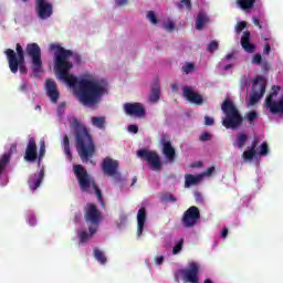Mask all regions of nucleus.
I'll return each mask as SVG.
<instances>
[{
	"mask_svg": "<svg viewBox=\"0 0 283 283\" xmlns=\"http://www.w3.org/2000/svg\"><path fill=\"white\" fill-rule=\"evenodd\" d=\"M50 50L55 52V70L60 81H64L69 87H74L81 105L86 107L98 105L103 101V96L107 94V81L92 76L76 78V76L70 74L72 62L67 60L73 56L74 64L81 65V54H74V51L67 50L60 44H50Z\"/></svg>",
	"mask_w": 283,
	"mask_h": 283,
	"instance_id": "f257e3e1",
	"label": "nucleus"
},
{
	"mask_svg": "<svg viewBox=\"0 0 283 283\" xmlns=\"http://www.w3.org/2000/svg\"><path fill=\"white\" fill-rule=\"evenodd\" d=\"M70 129L73 132L75 136V147L77 154L82 160V163H87L90 158L94 157L96 154V144L94 143V138L90 134V130L78 118L73 117L69 119Z\"/></svg>",
	"mask_w": 283,
	"mask_h": 283,
	"instance_id": "f03ea898",
	"label": "nucleus"
},
{
	"mask_svg": "<svg viewBox=\"0 0 283 283\" xmlns=\"http://www.w3.org/2000/svg\"><path fill=\"white\" fill-rule=\"evenodd\" d=\"M73 171L75 178H77L81 191H83V193H90V187H92V189L95 191L97 201L99 205H102V207H105V201L103 200V191H101V188H98V185H96V181L92 178V176H90L85 167H83V165H75L73 167Z\"/></svg>",
	"mask_w": 283,
	"mask_h": 283,
	"instance_id": "7ed1b4c3",
	"label": "nucleus"
},
{
	"mask_svg": "<svg viewBox=\"0 0 283 283\" xmlns=\"http://www.w3.org/2000/svg\"><path fill=\"white\" fill-rule=\"evenodd\" d=\"M221 109L224 114V117L222 118V126L226 127V129L235 130L242 127L244 117L240 113V109H238V106H235L231 99H224L221 104Z\"/></svg>",
	"mask_w": 283,
	"mask_h": 283,
	"instance_id": "20e7f679",
	"label": "nucleus"
},
{
	"mask_svg": "<svg viewBox=\"0 0 283 283\" xmlns=\"http://www.w3.org/2000/svg\"><path fill=\"white\" fill-rule=\"evenodd\" d=\"M15 52L12 49H7L4 51L10 72H12V74H17V72H20V74H28V67L25 66V51H23V46H21L20 43H17Z\"/></svg>",
	"mask_w": 283,
	"mask_h": 283,
	"instance_id": "39448f33",
	"label": "nucleus"
},
{
	"mask_svg": "<svg viewBox=\"0 0 283 283\" xmlns=\"http://www.w3.org/2000/svg\"><path fill=\"white\" fill-rule=\"evenodd\" d=\"M25 52L31 59V70L33 76L39 77L43 73V60L41 59V46L36 43H30L27 45Z\"/></svg>",
	"mask_w": 283,
	"mask_h": 283,
	"instance_id": "423d86ee",
	"label": "nucleus"
},
{
	"mask_svg": "<svg viewBox=\"0 0 283 283\" xmlns=\"http://www.w3.org/2000/svg\"><path fill=\"white\" fill-rule=\"evenodd\" d=\"M137 156L142 160L147 161L153 171H160L163 169V161H160V155L157 151L143 148L137 150Z\"/></svg>",
	"mask_w": 283,
	"mask_h": 283,
	"instance_id": "0eeeda50",
	"label": "nucleus"
},
{
	"mask_svg": "<svg viewBox=\"0 0 283 283\" xmlns=\"http://www.w3.org/2000/svg\"><path fill=\"white\" fill-rule=\"evenodd\" d=\"M252 87L254 91L250 96V105H255L266 93V78L262 75H258L252 83Z\"/></svg>",
	"mask_w": 283,
	"mask_h": 283,
	"instance_id": "6e6552de",
	"label": "nucleus"
},
{
	"mask_svg": "<svg viewBox=\"0 0 283 283\" xmlns=\"http://www.w3.org/2000/svg\"><path fill=\"white\" fill-rule=\"evenodd\" d=\"M101 167L104 176L120 180V172L118 171L120 164L118 160H115L112 157H106L103 159Z\"/></svg>",
	"mask_w": 283,
	"mask_h": 283,
	"instance_id": "1a4fd4ad",
	"label": "nucleus"
},
{
	"mask_svg": "<svg viewBox=\"0 0 283 283\" xmlns=\"http://www.w3.org/2000/svg\"><path fill=\"white\" fill-rule=\"evenodd\" d=\"M84 218L87 224H92V227H96L101 224V220H103V213L94 203H87L84 212Z\"/></svg>",
	"mask_w": 283,
	"mask_h": 283,
	"instance_id": "9d476101",
	"label": "nucleus"
},
{
	"mask_svg": "<svg viewBox=\"0 0 283 283\" xmlns=\"http://www.w3.org/2000/svg\"><path fill=\"white\" fill-rule=\"evenodd\" d=\"M198 220H200V209L196 206H191L184 212L181 224L186 229H193V227L198 224Z\"/></svg>",
	"mask_w": 283,
	"mask_h": 283,
	"instance_id": "9b49d317",
	"label": "nucleus"
},
{
	"mask_svg": "<svg viewBox=\"0 0 283 283\" xmlns=\"http://www.w3.org/2000/svg\"><path fill=\"white\" fill-rule=\"evenodd\" d=\"M35 12L41 21H45L54 14V6L48 0H35Z\"/></svg>",
	"mask_w": 283,
	"mask_h": 283,
	"instance_id": "f8f14e48",
	"label": "nucleus"
},
{
	"mask_svg": "<svg viewBox=\"0 0 283 283\" xmlns=\"http://www.w3.org/2000/svg\"><path fill=\"white\" fill-rule=\"evenodd\" d=\"M179 275H182L186 283H198V274L200 273V265L196 262H190L188 269L179 270Z\"/></svg>",
	"mask_w": 283,
	"mask_h": 283,
	"instance_id": "ddd939ff",
	"label": "nucleus"
},
{
	"mask_svg": "<svg viewBox=\"0 0 283 283\" xmlns=\"http://www.w3.org/2000/svg\"><path fill=\"white\" fill-rule=\"evenodd\" d=\"M163 146V154L168 163H175L176 160V148L171 145V137L167 134H163L159 140Z\"/></svg>",
	"mask_w": 283,
	"mask_h": 283,
	"instance_id": "4468645a",
	"label": "nucleus"
},
{
	"mask_svg": "<svg viewBox=\"0 0 283 283\" xmlns=\"http://www.w3.org/2000/svg\"><path fill=\"white\" fill-rule=\"evenodd\" d=\"M182 95L188 103H191V105H205V97H202V95L196 92L191 86H184Z\"/></svg>",
	"mask_w": 283,
	"mask_h": 283,
	"instance_id": "2eb2a0df",
	"label": "nucleus"
},
{
	"mask_svg": "<svg viewBox=\"0 0 283 283\" xmlns=\"http://www.w3.org/2000/svg\"><path fill=\"white\" fill-rule=\"evenodd\" d=\"M124 112L127 114V116H136L137 118H143V116L146 114L145 106H143L140 103L124 104Z\"/></svg>",
	"mask_w": 283,
	"mask_h": 283,
	"instance_id": "dca6fc26",
	"label": "nucleus"
},
{
	"mask_svg": "<svg viewBox=\"0 0 283 283\" xmlns=\"http://www.w3.org/2000/svg\"><path fill=\"white\" fill-rule=\"evenodd\" d=\"M38 158L39 151L36 148V139H34V137H31L27 145L24 160H27V163H36Z\"/></svg>",
	"mask_w": 283,
	"mask_h": 283,
	"instance_id": "f3484780",
	"label": "nucleus"
},
{
	"mask_svg": "<svg viewBox=\"0 0 283 283\" xmlns=\"http://www.w3.org/2000/svg\"><path fill=\"white\" fill-rule=\"evenodd\" d=\"M43 178H45V169H41L39 174L31 175L28 180V185L31 191H36L38 188L41 187L43 182Z\"/></svg>",
	"mask_w": 283,
	"mask_h": 283,
	"instance_id": "a211bd4d",
	"label": "nucleus"
},
{
	"mask_svg": "<svg viewBox=\"0 0 283 283\" xmlns=\"http://www.w3.org/2000/svg\"><path fill=\"white\" fill-rule=\"evenodd\" d=\"M146 221H147V208L142 207L137 212V238H140V235H143Z\"/></svg>",
	"mask_w": 283,
	"mask_h": 283,
	"instance_id": "6ab92c4d",
	"label": "nucleus"
},
{
	"mask_svg": "<svg viewBox=\"0 0 283 283\" xmlns=\"http://www.w3.org/2000/svg\"><path fill=\"white\" fill-rule=\"evenodd\" d=\"M241 46L249 54H253L255 52V44L251 43V32L244 31L241 36Z\"/></svg>",
	"mask_w": 283,
	"mask_h": 283,
	"instance_id": "aec40b11",
	"label": "nucleus"
},
{
	"mask_svg": "<svg viewBox=\"0 0 283 283\" xmlns=\"http://www.w3.org/2000/svg\"><path fill=\"white\" fill-rule=\"evenodd\" d=\"M46 94L49 98H51L52 103H57L60 94L56 90V82L46 80Z\"/></svg>",
	"mask_w": 283,
	"mask_h": 283,
	"instance_id": "412c9836",
	"label": "nucleus"
},
{
	"mask_svg": "<svg viewBox=\"0 0 283 283\" xmlns=\"http://www.w3.org/2000/svg\"><path fill=\"white\" fill-rule=\"evenodd\" d=\"M88 231H90V233H87V231H84V230L77 231V238H80L81 244L87 242V240H90V238H92V235H94V233H96V231H98V228L94 227V226H90Z\"/></svg>",
	"mask_w": 283,
	"mask_h": 283,
	"instance_id": "4be33fe9",
	"label": "nucleus"
},
{
	"mask_svg": "<svg viewBox=\"0 0 283 283\" xmlns=\"http://www.w3.org/2000/svg\"><path fill=\"white\" fill-rule=\"evenodd\" d=\"M202 180V175L193 176L191 174H187L185 176V187H193V185H198Z\"/></svg>",
	"mask_w": 283,
	"mask_h": 283,
	"instance_id": "5701e85b",
	"label": "nucleus"
},
{
	"mask_svg": "<svg viewBox=\"0 0 283 283\" xmlns=\"http://www.w3.org/2000/svg\"><path fill=\"white\" fill-rule=\"evenodd\" d=\"M207 23H209V17H207V14H205L202 12H199L196 18V23H195L196 30H202V28H205V25H207Z\"/></svg>",
	"mask_w": 283,
	"mask_h": 283,
	"instance_id": "b1692460",
	"label": "nucleus"
},
{
	"mask_svg": "<svg viewBox=\"0 0 283 283\" xmlns=\"http://www.w3.org/2000/svg\"><path fill=\"white\" fill-rule=\"evenodd\" d=\"M10 165V153L9 154H3L0 157V180L6 172V169H8V166Z\"/></svg>",
	"mask_w": 283,
	"mask_h": 283,
	"instance_id": "393cba45",
	"label": "nucleus"
},
{
	"mask_svg": "<svg viewBox=\"0 0 283 283\" xmlns=\"http://www.w3.org/2000/svg\"><path fill=\"white\" fill-rule=\"evenodd\" d=\"M248 140H249V135H247L244 133H239L233 146L238 147V149H242L247 145Z\"/></svg>",
	"mask_w": 283,
	"mask_h": 283,
	"instance_id": "a878e982",
	"label": "nucleus"
},
{
	"mask_svg": "<svg viewBox=\"0 0 283 283\" xmlns=\"http://www.w3.org/2000/svg\"><path fill=\"white\" fill-rule=\"evenodd\" d=\"M237 4L241 10L249 11L255 7V0H237Z\"/></svg>",
	"mask_w": 283,
	"mask_h": 283,
	"instance_id": "bb28decb",
	"label": "nucleus"
},
{
	"mask_svg": "<svg viewBox=\"0 0 283 283\" xmlns=\"http://www.w3.org/2000/svg\"><path fill=\"white\" fill-rule=\"evenodd\" d=\"M149 101L150 103H158L160 101V86L158 84L151 87Z\"/></svg>",
	"mask_w": 283,
	"mask_h": 283,
	"instance_id": "cd10ccee",
	"label": "nucleus"
},
{
	"mask_svg": "<svg viewBox=\"0 0 283 283\" xmlns=\"http://www.w3.org/2000/svg\"><path fill=\"white\" fill-rule=\"evenodd\" d=\"M91 122H92V125H93L94 127H97V129H103V130H105V123H106L105 117H103V116H99V117H92V118H91Z\"/></svg>",
	"mask_w": 283,
	"mask_h": 283,
	"instance_id": "c85d7f7f",
	"label": "nucleus"
},
{
	"mask_svg": "<svg viewBox=\"0 0 283 283\" xmlns=\"http://www.w3.org/2000/svg\"><path fill=\"white\" fill-rule=\"evenodd\" d=\"M93 253L95 260H97L99 264H107V256H105V253H103V251L98 250V248H94Z\"/></svg>",
	"mask_w": 283,
	"mask_h": 283,
	"instance_id": "c756f323",
	"label": "nucleus"
},
{
	"mask_svg": "<svg viewBox=\"0 0 283 283\" xmlns=\"http://www.w3.org/2000/svg\"><path fill=\"white\" fill-rule=\"evenodd\" d=\"M62 144L64 146V154L67 156L69 160H72V149L70 148V137L67 135L63 137Z\"/></svg>",
	"mask_w": 283,
	"mask_h": 283,
	"instance_id": "7c9ffc66",
	"label": "nucleus"
},
{
	"mask_svg": "<svg viewBox=\"0 0 283 283\" xmlns=\"http://www.w3.org/2000/svg\"><path fill=\"white\" fill-rule=\"evenodd\" d=\"M43 158H45V140L40 142V150H39V154H38V165H39V167H41V160H43Z\"/></svg>",
	"mask_w": 283,
	"mask_h": 283,
	"instance_id": "2f4dec72",
	"label": "nucleus"
},
{
	"mask_svg": "<svg viewBox=\"0 0 283 283\" xmlns=\"http://www.w3.org/2000/svg\"><path fill=\"white\" fill-rule=\"evenodd\" d=\"M256 155H258V150L250 148V149L243 151L242 158H243V160H253V158H255Z\"/></svg>",
	"mask_w": 283,
	"mask_h": 283,
	"instance_id": "473e14b6",
	"label": "nucleus"
},
{
	"mask_svg": "<svg viewBox=\"0 0 283 283\" xmlns=\"http://www.w3.org/2000/svg\"><path fill=\"white\" fill-rule=\"evenodd\" d=\"M258 118V112L252 111L245 114V120L250 123V125H255V119Z\"/></svg>",
	"mask_w": 283,
	"mask_h": 283,
	"instance_id": "72a5a7b5",
	"label": "nucleus"
},
{
	"mask_svg": "<svg viewBox=\"0 0 283 283\" xmlns=\"http://www.w3.org/2000/svg\"><path fill=\"white\" fill-rule=\"evenodd\" d=\"M161 202H176L177 199L171 192H166L160 197Z\"/></svg>",
	"mask_w": 283,
	"mask_h": 283,
	"instance_id": "f704fd0d",
	"label": "nucleus"
},
{
	"mask_svg": "<svg viewBox=\"0 0 283 283\" xmlns=\"http://www.w3.org/2000/svg\"><path fill=\"white\" fill-rule=\"evenodd\" d=\"M185 244V239H180L176 245L172 248V254L174 255H178V253H180V251H182V247Z\"/></svg>",
	"mask_w": 283,
	"mask_h": 283,
	"instance_id": "c9c22d12",
	"label": "nucleus"
},
{
	"mask_svg": "<svg viewBox=\"0 0 283 283\" xmlns=\"http://www.w3.org/2000/svg\"><path fill=\"white\" fill-rule=\"evenodd\" d=\"M253 24L259 28V30L269 28V24L266 22H260V19L258 17L252 18Z\"/></svg>",
	"mask_w": 283,
	"mask_h": 283,
	"instance_id": "e433bc0d",
	"label": "nucleus"
},
{
	"mask_svg": "<svg viewBox=\"0 0 283 283\" xmlns=\"http://www.w3.org/2000/svg\"><path fill=\"white\" fill-rule=\"evenodd\" d=\"M259 156H269V144H266V142L261 144Z\"/></svg>",
	"mask_w": 283,
	"mask_h": 283,
	"instance_id": "4c0bfd02",
	"label": "nucleus"
},
{
	"mask_svg": "<svg viewBox=\"0 0 283 283\" xmlns=\"http://www.w3.org/2000/svg\"><path fill=\"white\" fill-rule=\"evenodd\" d=\"M178 8L180 10H182V8H186V10L191 11V8H192L191 0H180Z\"/></svg>",
	"mask_w": 283,
	"mask_h": 283,
	"instance_id": "58836bf2",
	"label": "nucleus"
},
{
	"mask_svg": "<svg viewBox=\"0 0 283 283\" xmlns=\"http://www.w3.org/2000/svg\"><path fill=\"white\" fill-rule=\"evenodd\" d=\"M219 48V44H218V41L213 40L211 41L209 44H208V48L207 50L211 53L216 52V50H218Z\"/></svg>",
	"mask_w": 283,
	"mask_h": 283,
	"instance_id": "ea45409f",
	"label": "nucleus"
},
{
	"mask_svg": "<svg viewBox=\"0 0 283 283\" xmlns=\"http://www.w3.org/2000/svg\"><path fill=\"white\" fill-rule=\"evenodd\" d=\"M252 63L254 65H262V54L255 53L253 59H252Z\"/></svg>",
	"mask_w": 283,
	"mask_h": 283,
	"instance_id": "a19ab883",
	"label": "nucleus"
},
{
	"mask_svg": "<svg viewBox=\"0 0 283 283\" xmlns=\"http://www.w3.org/2000/svg\"><path fill=\"white\" fill-rule=\"evenodd\" d=\"M147 19H149L154 25H156V23H158V19L156 18V13L154 11L148 12Z\"/></svg>",
	"mask_w": 283,
	"mask_h": 283,
	"instance_id": "79ce46f5",
	"label": "nucleus"
},
{
	"mask_svg": "<svg viewBox=\"0 0 283 283\" xmlns=\"http://www.w3.org/2000/svg\"><path fill=\"white\" fill-rule=\"evenodd\" d=\"M193 67H196V66L193 65V63H187V64L182 67V70H184V72H185L186 74H190V72H193Z\"/></svg>",
	"mask_w": 283,
	"mask_h": 283,
	"instance_id": "37998d69",
	"label": "nucleus"
},
{
	"mask_svg": "<svg viewBox=\"0 0 283 283\" xmlns=\"http://www.w3.org/2000/svg\"><path fill=\"white\" fill-rule=\"evenodd\" d=\"M211 139V135L208 132H205L200 135L199 140H201V143H207V140Z\"/></svg>",
	"mask_w": 283,
	"mask_h": 283,
	"instance_id": "c03bdc74",
	"label": "nucleus"
},
{
	"mask_svg": "<svg viewBox=\"0 0 283 283\" xmlns=\"http://www.w3.org/2000/svg\"><path fill=\"white\" fill-rule=\"evenodd\" d=\"M214 123H216V120L213 119V117L205 116V125L207 127H211V125H213Z\"/></svg>",
	"mask_w": 283,
	"mask_h": 283,
	"instance_id": "a18cd8bd",
	"label": "nucleus"
},
{
	"mask_svg": "<svg viewBox=\"0 0 283 283\" xmlns=\"http://www.w3.org/2000/svg\"><path fill=\"white\" fill-rule=\"evenodd\" d=\"M195 200L197 203H202V202H205V197H202V193L197 191V192H195Z\"/></svg>",
	"mask_w": 283,
	"mask_h": 283,
	"instance_id": "49530a36",
	"label": "nucleus"
},
{
	"mask_svg": "<svg viewBox=\"0 0 283 283\" xmlns=\"http://www.w3.org/2000/svg\"><path fill=\"white\" fill-rule=\"evenodd\" d=\"M245 28H247V22L241 21L237 24L235 30H237V32H242V30H244Z\"/></svg>",
	"mask_w": 283,
	"mask_h": 283,
	"instance_id": "de8ad7c7",
	"label": "nucleus"
},
{
	"mask_svg": "<svg viewBox=\"0 0 283 283\" xmlns=\"http://www.w3.org/2000/svg\"><path fill=\"white\" fill-rule=\"evenodd\" d=\"M214 172H216V167L211 166V167H209V168L202 174V176H213Z\"/></svg>",
	"mask_w": 283,
	"mask_h": 283,
	"instance_id": "09e8293b",
	"label": "nucleus"
},
{
	"mask_svg": "<svg viewBox=\"0 0 283 283\" xmlns=\"http://www.w3.org/2000/svg\"><path fill=\"white\" fill-rule=\"evenodd\" d=\"M176 28V24H174V22H168L165 24V30H167L168 32H174Z\"/></svg>",
	"mask_w": 283,
	"mask_h": 283,
	"instance_id": "8fccbe9b",
	"label": "nucleus"
},
{
	"mask_svg": "<svg viewBox=\"0 0 283 283\" xmlns=\"http://www.w3.org/2000/svg\"><path fill=\"white\" fill-rule=\"evenodd\" d=\"M28 221L31 227H34L36 224V217L34 214H30L28 217Z\"/></svg>",
	"mask_w": 283,
	"mask_h": 283,
	"instance_id": "3c124183",
	"label": "nucleus"
},
{
	"mask_svg": "<svg viewBox=\"0 0 283 283\" xmlns=\"http://www.w3.org/2000/svg\"><path fill=\"white\" fill-rule=\"evenodd\" d=\"M261 67L263 72H269V70H271V63L269 62H262L261 63Z\"/></svg>",
	"mask_w": 283,
	"mask_h": 283,
	"instance_id": "603ef678",
	"label": "nucleus"
},
{
	"mask_svg": "<svg viewBox=\"0 0 283 283\" xmlns=\"http://www.w3.org/2000/svg\"><path fill=\"white\" fill-rule=\"evenodd\" d=\"M127 3H129V0H115V4L118 8H123V6H127Z\"/></svg>",
	"mask_w": 283,
	"mask_h": 283,
	"instance_id": "864d4df0",
	"label": "nucleus"
},
{
	"mask_svg": "<svg viewBox=\"0 0 283 283\" xmlns=\"http://www.w3.org/2000/svg\"><path fill=\"white\" fill-rule=\"evenodd\" d=\"M128 132H130L132 134H138V126L129 125L128 126Z\"/></svg>",
	"mask_w": 283,
	"mask_h": 283,
	"instance_id": "5fc2aeb1",
	"label": "nucleus"
},
{
	"mask_svg": "<svg viewBox=\"0 0 283 283\" xmlns=\"http://www.w3.org/2000/svg\"><path fill=\"white\" fill-rule=\"evenodd\" d=\"M14 151H17V144H12L10 150L4 154H10V158H12V154H14Z\"/></svg>",
	"mask_w": 283,
	"mask_h": 283,
	"instance_id": "6e6d98bb",
	"label": "nucleus"
},
{
	"mask_svg": "<svg viewBox=\"0 0 283 283\" xmlns=\"http://www.w3.org/2000/svg\"><path fill=\"white\" fill-rule=\"evenodd\" d=\"M20 92H28V84L27 82H22L19 87Z\"/></svg>",
	"mask_w": 283,
	"mask_h": 283,
	"instance_id": "4d7b16f0",
	"label": "nucleus"
},
{
	"mask_svg": "<svg viewBox=\"0 0 283 283\" xmlns=\"http://www.w3.org/2000/svg\"><path fill=\"white\" fill-rule=\"evenodd\" d=\"M263 52L264 54H271V44H265L263 48Z\"/></svg>",
	"mask_w": 283,
	"mask_h": 283,
	"instance_id": "13d9d810",
	"label": "nucleus"
},
{
	"mask_svg": "<svg viewBox=\"0 0 283 283\" xmlns=\"http://www.w3.org/2000/svg\"><path fill=\"white\" fill-rule=\"evenodd\" d=\"M227 235H229V229L227 228H223L222 231H221V238H227Z\"/></svg>",
	"mask_w": 283,
	"mask_h": 283,
	"instance_id": "bf43d9fd",
	"label": "nucleus"
},
{
	"mask_svg": "<svg viewBox=\"0 0 283 283\" xmlns=\"http://www.w3.org/2000/svg\"><path fill=\"white\" fill-rule=\"evenodd\" d=\"M250 149H253L254 151H256V149H258V139H254L252 142Z\"/></svg>",
	"mask_w": 283,
	"mask_h": 283,
	"instance_id": "052dcab7",
	"label": "nucleus"
},
{
	"mask_svg": "<svg viewBox=\"0 0 283 283\" xmlns=\"http://www.w3.org/2000/svg\"><path fill=\"white\" fill-rule=\"evenodd\" d=\"M165 262V256H158L157 259H156V263L157 264H163Z\"/></svg>",
	"mask_w": 283,
	"mask_h": 283,
	"instance_id": "680f3d73",
	"label": "nucleus"
},
{
	"mask_svg": "<svg viewBox=\"0 0 283 283\" xmlns=\"http://www.w3.org/2000/svg\"><path fill=\"white\" fill-rule=\"evenodd\" d=\"M231 59H233V53L226 55V61H231Z\"/></svg>",
	"mask_w": 283,
	"mask_h": 283,
	"instance_id": "e2e57ef3",
	"label": "nucleus"
},
{
	"mask_svg": "<svg viewBox=\"0 0 283 283\" xmlns=\"http://www.w3.org/2000/svg\"><path fill=\"white\" fill-rule=\"evenodd\" d=\"M233 67V64H227L223 70L227 72L228 70H231Z\"/></svg>",
	"mask_w": 283,
	"mask_h": 283,
	"instance_id": "0e129e2a",
	"label": "nucleus"
},
{
	"mask_svg": "<svg viewBox=\"0 0 283 283\" xmlns=\"http://www.w3.org/2000/svg\"><path fill=\"white\" fill-rule=\"evenodd\" d=\"M61 109H65V103H61V104L59 105V112H61Z\"/></svg>",
	"mask_w": 283,
	"mask_h": 283,
	"instance_id": "69168bd1",
	"label": "nucleus"
},
{
	"mask_svg": "<svg viewBox=\"0 0 283 283\" xmlns=\"http://www.w3.org/2000/svg\"><path fill=\"white\" fill-rule=\"evenodd\" d=\"M136 182H138V178L134 177V178H133V182H132V187H134V185H135Z\"/></svg>",
	"mask_w": 283,
	"mask_h": 283,
	"instance_id": "338daca9",
	"label": "nucleus"
},
{
	"mask_svg": "<svg viewBox=\"0 0 283 283\" xmlns=\"http://www.w3.org/2000/svg\"><path fill=\"white\" fill-rule=\"evenodd\" d=\"M203 283H213V281H211V279H206Z\"/></svg>",
	"mask_w": 283,
	"mask_h": 283,
	"instance_id": "774afa93",
	"label": "nucleus"
}]
</instances>
